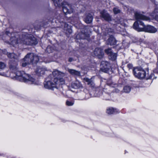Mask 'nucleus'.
<instances>
[{"mask_svg":"<svg viewBox=\"0 0 158 158\" xmlns=\"http://www.w3.org/2000/svg\"><path fill=\"white\" fill-rule=\"evenodd\" d=\"M62 5L63 11L65 14H70L73 12L74 9L71 4L67 2H64Z\"/></svg>","mask_w":158,"mask_h":158,"instance_id":"obj_4","label":"nucleus"},{"mask_svg":"<svg viewBox=\"0 0 158 158\" xmlns=\"http://www.w3.org/2000/svg\"><path fill=\"white\" fill-rule=\"evenodd\" d=\"M39 58L36 55L31 53H28L23 59L27 63H36L39 60Z\"/></svg>","mask_w":158,"mask_h":158,"instance_id":"obj_2","label":"nucleus"},{"mask_svg":"<svg viewBox=\"0 0 158 158\" xmlns=\"http://www.w3.org/2000/svg\"><path fill=\"white\" fill-rule=\"evenodd\" d=\"M109 65L108 62L106 61H102L101 62V66L103 67L105 69L107 68V66Z\"/></svg>","mask_w":158,"mask_h":158,"instance_id":"obj_25","label":"nucleus"},{"mask_svg":"<svg viewBox=\"0 0 158 158\" xmlns=\"http://www.w3.org/2000/svg\"><path fill=\"white\" fill-rule=\"evenodd\" d=\"M46 70L44 68L38 67L35 71V72L38 76H42L44 74Z\"/></svg>","mask_w":158,"mask_h":158,"instance_id":"obj_11","label":"nucleus"},{"mask_svg":"<svg viewBox=\"0 0 158 158\" xmlns=\"http://www.w3.org/2000/svg\"><path fill=\"white\" fill-rule=\"evenodd\" d=\"M21 79L25 82L29 81L32 83H34L35 81V79L30 77L28 74L25 73L23 75Z\"/></svg>","mask_w":158,"mask_h":158,"instance_id":"obj_7","label":"nucleus"},{"mask_svg":"<svg viewBox=\"0 0 158 158\" xmlns=\"http://www.w3.org/2000/svg\"><path fill=\"white\" fill-rule=\"evenodd\" d=\"M118 111L116 109H114L112 107L107 108L106 112L109 114H115L118 112Z\"/></svg>","mask_w":158,"mask_h":158,"instance_id":"obj_17","label":"nucleus"},{"mask_svg":"<svg viewBox=\"0 0 158 158\" xmlns=\"http://www.w3.org/2000/svg\"><path fill=\"white\" fill-rule=\"evenodd\" d=\"M105 51V52L108 55V56L113 52L111 50V49L110 48L106 49Z\"/></svg>","mask_w":158,"mask_h":158,"instance_id":"obj_31","label":"nucleus"},{"mask_svg":"<svg viewBox=\"0 0 158 158\" xmlns=\"http://www.w3.org/2000/svg\"><path fill=\"white\" fill-rule=\"evenodd\" d=\"M17 61H15L14 63L11 61L10 63V68L12 70H16L17 69Z\"/></svg>","mask_w":158,"mask_h":158,"instance_id":"obj_16","label":"nucleus"},{"mask_svg":"<svg viewBox=\"0 0 158 158\" xmlns=\"http://www.w3.org/2000/svg\"><path fill=\"white\" fill-rule=\"evenodd\" d=\"M52 48L50 46H48L46 48V51L48 53L51 52H52Z\"/></svg>","mask_w":158,"mask_h":158,"instance_id":"obj_33","label":"nucleus"},{"mask_svg":"<svg viewBox=\"0 0 158 158\" xmlns=\"http://www.w3.org/2000/svg\"><path fill=\"white\" fill-rule=\"evenodd\" d=\"M84 80L88 83V85L91 84V85H92L93 82L91 80V79H89L88 78H84Z\"/></svg>","mask_w":158,"mask_h":158,"instance_id":"obj_30","label":"nucleus"},{"mask_svg":"<svg viewBox=\"0 0 158 158\" xmlns=\"http://www.w3.org/2000/svg\"><path fill=\"white\" fill-rule=\"evenodd\" d=\"M58 19H59V18H58Z\"/></svg>","mask_w":158,"mask_h":158,"instance_id":"obj_43","label":"nucleus"},{"mask_svg":"<svg viewBox=\"0 0 158 158\" xmlns=\"http://www.w3.org/2000/svg\"><path fill=\"white\" fill-rule=\"evenodd\" d=\"M80 36V39H85L88 36V35H86L84 33H80L77 35V37L78 38Z\"/></svg>","mask_w":158,"mask_h":158,"instance_id":"obj_23","label":"nucleus"},{"mask_svg":"<svg viewBox=\"0 0 158 158\" xmlns=\"http://www.w3.org/2000/svg\"><path fill=\"white\" fill-rule=\"evenodd\" d=\"M20 42L21 43H23L28 45L36 44L38 43L36 39L34 37H33L32 35H31L23 37Z\"/></svg>","mask_w":158,"mask_h":158,"instance_id":"obj_1","label":"nucleus"},{"mask_svg":"<svg viewBox=\"0 0 158 158\" xmlns=\"http://www.w3.org/2000/svg\"><path fill=\"white\" fill-rule=\"evenodd\" d=\"M103 67L102 66L101 67Z\"/></svg>","mask_w":158,"mask_h":158,"instance_id":"obj_44","label":"nucleus"},{"mask_svg":"<svg viewBox=\"0 0 158 158\" xmlns=\"http://www.w3.org/2000/svg\"><path fill=\"white\" fill-rule=\"evenodd\" d=\"M53 81L54 83H53L55 84L56 87V85L57 83H59V79L58 77H55L53 78Z\"/></svg>","mask_w":158,"mask_h":158,"instance_id":"obj_34","label":"nucleus"},{"mask_svg":"<svg viewBox=\"0 0 158 158\" xmlns=\"http://www.w3.org/2000/svg\"><path fill=\"white\" fill-rule=\"evenodd\" d=\"M24 72L23 71H18L16 73V75L17 77H20V78L21 79L23 75L24 74Z\"/></svg>","mask_w":158,"mask_h":158,"instance_id":"obj_24","label":"nucleus"},{"mask_svg":"<svg viewBox=\"0 0 158 158\" xmlns=\"http://www.w3.org/2000/svg\"><path fill=\"white\" fill-rule=\"evenodd\" d=\"M107 44L110 45H115L116 43L115 38L112 36H110L107 41Z\"/></svg>","mask_w":158,"mask_h":158,"instance_id":"obj_15","label":"nucleus"},{"mask_svg":"<svg viewBox=\"0 0 158 158\" xmlns=\"http://www.w3.org/2000/svg\"><path fill=\"white\" fill-rule=\"evenodd\" d=\"M61 22H62V26H64V31H66L65 32L67 33L71 34L72 33V30L70 27L69 26L68 24L66 23L63 22V21L61 20Z\"/></svg>","mask_w":158,"mask_h":158,"instance_id":"obj_12","label":"nucleus"},{"mask_svg":"<svg viewBox=\"0 0 158 158\" xmlns=\"http://www.w3.org/2000/svg\"><path fill=\"white\" fill-rule=\"evenodd\" d=\"M56 6H59L61 4V0H52Z\"/></svg>","mask_w":158,"mask_h":158,"instance_id":"obj_22","label":"nucleus"},{"mask_svg":"<svg viewBox=\"0 0 158 158\" xmlns=\"http://www.w3.org/2000/svg\"><path fill=\"white\" fill-rule=\"evenodd\" d=\"M72 86L75 89H77L79 88V87L77 85V83L73 84Z\"/></svg>","mask_w":158,"mask_h":158,"instance_id":"obj_37","label":"nucleus"},{"mask_svg":"<svg viewBox=\"0 0 158 158\" xmlns=\"http://www.w3.org/2000/svg\"><path fill=\"white\" fill-rule=\"evenodd\" d=\"M154 13L155 14L158 13V7H156L154 10ZM156 19L158 21V15H154Z\"/></svg>","mask_w":158,"mask_h":158,"instance_id":"obj_28","label":"nucleus"},{"mask_svg":"<svg viewBox=\"0 0 158 158\" xmlns=\"http://www.w3.org/2000/svg\"><path fill=\"white\" fill-rule=\"evenodd\" d=\"M73 60V59L72 58H69V61L70 62L72 61Z\"/></svg>","mask_w":158,"mask_h":158,"instance_id":"obj_40","label":"nucleus"},{"mask_svg":"<svg viewBox=\"0 0 158 158\" xmlns=\"http://www.w3.org/2000/svg\"><path fill=\"white\" fill-rule=\"evenodd\" d=\"M127 67L129 69H131L132 67V65L131 64H127Z\"/></svg>","mask_w":158,"mask_h":158,"instance_id":"obj_39","label":"nucleus"},{"mask_svg":"<svg viewBox=\"0 0 158 158\" xmlns=\"http://www.w3.org/2000/svg\"><path fill=\"white\" fill-rule=\"evenodd\" d=\"M24 63H23L22 64V66L23 67H25L26 66L27 64H29L28 63H26V61H24Z\"/></svg>","mask_w":158,"mask_h":158,"instance_id":"obj_38","label":"nucleus"},{"mask_svg":"<svg viewBox=\"0 0 158 158\" xmlns=\"http://www.w3.org/2000/svg\"><path fill=\"white\" fill-rule=\"evenodd\" d=\"M94 55L98 56L99 58H102L104 55V53L102 51L100 48H96L94 51Z\"/></svg>","mask_w":158,"mask_h":158,"instance_id":"obj_10","label":"nucleus"},{"mask_svg":"<svg viewBox=\"0 0 158 158\" xmlns=\"http://www.w3.org/2000/svg\"><path fill=\"white\" fill-rule=\"evenodd\" d=\"M7 56L9 58L11 59H13L16 60H17V59L18 57V55H16L13 53H7Z\"/></svg>","mask_w":158,"mask_h":158,"instance_id":"obj_20","label":"nucleus"},{"mask_svg":"<svg viewBox=\"0 0 158 158\" xmlns=\"http://www.w3.org/2000/svg\"><path fill=\"white\" fill-rule=\"evenodd\" d=\"M113 11L115 14L119 13L121 12L120 10L117 7L114 8L113 9Z\"/></svg>","mask_w":158,"mask_h":158,"instance_id":"obj_29","label":"nucleus"},{"mask_svg":"<svg viewBox=\"0 0 158 158\" xmlns=\"http://www.w3.org/2000/svg\"><path fill=\"white\" fill-rule=\"evenodd\" d=\"M133 72L135 77L140 79L144 78L146 75L145 71L143 69L140 68H134L133 70Z\"/></svg>","mask_w":158,"mask_h":158,"instance_id":"obj_3","label":"nucleus"},{"mask_svg":"<svg viewBox=\"0 0 158 158\" xmlns=\"http://www.w3.org/2000/svg\"><path fill=\"white\" fill-rule=\"evenodd\" d=\"M62 74V73L60 72L58 70H56L54 71L52 73V74H50L48 77V79H50V78H53L52 77H57L60 75Z\"/></svg>","mask_w":158,"mask_h":158,"instance_id":"obj_14","label":"nucleus"},{"mask_svg":"<svg viewBox=\"0 0 158 158\" xmlns=\"http://www.w3.org/2000/svg\"><path fill=\"white\" fill-rule=\"evenodd\" d=\"M93 20V17L90 14H89L86 15V17L84 19L85 22L87 23H91Z\"/></svg>","mask_w":158,"mask_h":158,"instance_id":"obj_18","label":"nucleus"},{"mask_svg":"<svg viewBox=\"0 0 158 158\" xmlns=\"http://www.w3.org/2000/svg\"><path fill=\"white\" fill-rule=\"evenodd\" d=\"M144 28V31L149 33H154L157 31L156 28L150 25L145 26Z\"/></svg>","mask_w":158,"mask_h":158,"instance_id":"obj_9","label":"nucleus"},{"mask_svg":"<svg viewBox=\"0 0 158 158\" xmlns=\"http://www.w3.org/2000/svg\"><path fill=\"white\" fill-rule=\"evenodd\" d=\"M117 56L116 53L112 52L109 56V57L110 60H114L116 59Z\"/></svg>","mask_w":158,"mask_h":158,"instance_id":"obj_21","label":"nucleus"},{"mask_svg":"<svg viewBox=\"0 0 158 158\" xmlns=\"http://www.w3.org/2000/svg\"><path fill=\"white\" fill-rule=\"evenodd\" d=\"M107 34L110 36H112V34L114 33L113 29L111 28H109L107 30H106Z\"/></svg>","mask_w":158,"mask_h":158,"instance_id":"obj_27","label":"nucleus"},{"mask_svg":"<svg viewBox=\"0 0 158 158\" xmlns=\"http://www.w3.org/2000/svg\"><path fill=\"white\" fill-rule=\"evenodd\" d=\"M154 72L155 73H158V72L157 71V70H155Z\"/></svg>","mask_w":158,"mask_h":158,"instance_id":"obj_41","label":"nucleus"},{"mask_svg":"<svg viewBox=\"0 0 158 158\" xmlns=\"http://www.w3.org/2000/svg\"><path fill=\"white\" fill-rule=\"evenodd\" d=\"M68 71L71 74L75 75L77 76H80V72L77 71L73 69H68Z\"/></svg>","mask_w":158,"mask_h":158,"instance_id":"obj_19","label":"nucleus"},{"mask_svg":"<svg viewBox=\"0 0 158 158\" xmlns=\"http://www.w3.org/2000/svg\"><path fill=\"white\" fill-rule=\"evenodd\" d=\"M135 17L137 20H148L149 19V18L143 15L139 12H136L135 13Z\"/></svg>","mask_w":158,"mask_h":158,"instance_id":"obj_8","label":"nucleus"},{"mask_svg":"<svg viewBox=\"0 0 158 158\" xmlns=\"http://www.w3.org/2000/svg\"><path fill=\"white\" fill-rule=\"evenodd\" d=\"M131 87L129 86H126L124 87L123 91L124 92L126 93H129L131 90Z\"/></svg>","mask_w":158,"mask_h":158,"instance_id":"obj_26","label":"nucleus"},{"mask_svg":"<svg viewBox=\"0 0 158 158\" xmlns=\"http://www.w3.org/2000/svg\"><path fill=\"white\" fill-rule=\"evenodd\" d=\"M9 33V32L7 31H6V33L7 35H8Z\"/></svg>","mask_w":158,"mask_h":158,"instance_id":"obj_42","label":"nucleus"},{"mask_svg":"<svg viewBox=\"0 0 158 158\" xmlns=\"http://www.w3.org/2000/svg\"><path fill=\"white\" fill-rule=\"evenodd\" d=\"M145 27L143 23L138 20L135 22L133 25V28L138 31H144Z\"/></svg>","mask_w":158,"mask_h":158,"instance_id":"obj_5","label":"nucleus"},{"mask_svg":"<svg viewBox=\"0 0 158 158\" xmlns=\"http://www.w3.org/2000/svg\"><path fill=\"white\" fill-rule=\"evenodd\" d=\"M6 66V65L4 63L0 62V70L3 69Z\"/></svg>","mask_w":158,"mask_h":158,"instance_id":"obj_32","label":"nucleus"},{"mask_svg":"<svg viewBox=\"0 0 158 158\" xmlns=\"http://www.w3.org/2000/svg\"><path fill=\"white\" fill-rule=\"evenodd\" d=\"M66 105L68 106H71L73 105L74 103L71 101H67L66 102Z\"/></svg>","mask_w":158,"mask_h":158,"instance_id":"obj_36","label":"nucleus"},{"mask_svg":"<svg viewBox=\"0 0 158 158\" xmlns=\"http://www.w3.org/2000/svg\"><path fill=\"white\" fill-rule=\"evenodd\" d=\"M59 83H60V84L62 85L64 83V81L63 78H60L59 79Z\"/></svg>","mask_w":158,"mask_h":158,"instance_id":"obj_35","label":"nucleus"},{"mask_svg":"<svg viewBox=\"0 0 158 158\" xmlns=\"http://www.w3.org/2000/svg\"><path fill=\"white\" fill-rule=\"evenodd\" d=\"M101 17L106 21H110L111 20V18L109 15L104 11L101 12Z\"/></svg>","mask_w":158,"mask_h":158,"instance_id":"obj_13","label":"nucleus"},{"mask_svg":"<svg viewBox=\"0 0 158 158\" xmlns=\"http://www.w3.org/2000/svg\"><path fill=\"white\" fill-rule=\"evenodd\" d=\"M47 81L44 83V87L47 89H52L53 88H56L55 84L53 83L52 81V79L50 78L48 79Z\"/></svg>","mask_w":158,"mask_h":158,"instance_id":"obj_6","label":"nucleus"}]
</instances>
